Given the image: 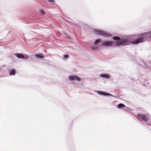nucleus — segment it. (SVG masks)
<instances>
[{
    "mask_svg": "<svg viewBox=\"0 0 151 151\" xmlns=\"http://www.w3.org/2000/svg\"><path fill=\"white\" fill-rule=\"evenodd\" d=\"M93 32L96 35H99L105 37H109L111 36V35L110 33L104 31L95 30H94Z\"/></svg>",
    "mask_w": 151,
    "mask_h": 151,
    "instance_id": "2",
    "label": "nucleus"
},
{
    "mask_svg": "<svg viewBox=\"0 0 151 151\" xmlns=\"http://www.w3.org/2000/svg\"><path fill=\"white\" fill-rule=\"evenodd\" d=\"M102 41H101L100 40L98 39L96 40L94 42V44L95 45H97L99 43H102Z\"/></svg>",
    "mask_w": 151,
    "mask_h": 151,
    "instance_id": "11",
    "label": "nucleus"
},
{
    "mask_svg": "<svg viewBox=\"0 0 151 151\" xmlns=\"http://www.w3.org/2000/svg\"><path fill=\"white\" fill-rule=\"evenodd\" d=\"M44 12H45L43 10H41L40 11V13L42 14H44Z\"/></svg>",
    "mask_w": 151,
    "mask_h": 151,
    "instance_id": "16",
    "label": "nucleus"
},
{
    "mask_svg": "<svg viewBox=\"0 0 151 151\" xmlns=\"http://www.w3.org/2000/svg\"><path fill=\"white\" fill-rule=\"evenodd\" d=\"M69 79L71 81H81V79L79 77L74 76H70L69 77Z\"/></svg>",
    "mask_w": 151,
    "mask_h": 151,
    "instance_id": "5",
    "label": "nucleus"
},
{
    "mask_svg": "<svg viewBox=\"0 0 151 151\" xmlns=\"http://www.w3.org/2000/svg\"><path fill=\"white\" fill-rule=\"evenodd\" d=\"M137 118L140 121L147 122L149 119V116L145 114H138Z\"/></svg>",
    "mask_w": 151,
    "mask_h": 151,
    "instance_id": "3",
    "label": "nucleus"
},
{
    "mask_svg": "<svg viewBox=\"0 0 151 151\" xmlns=\"http://www.w3.org/2000/svg\"><path fill=\"white\" fill-rule=\"evenodd\" d=\"M95 92L97 93L98 94H100V95H104L105 96H113L111 94H110L108 93H107L105 92H104L103 91H97V90H96L95 91Z\"/></svg>",
    "mask_w": 151,
    "mask_h": 151,
    "instance_id": "6",
    "label": "nucleus"
},
{
    "mask_svg": "<svg viewBox=\"0 0 151 151\" xmlns=\"http://www.w3.org/2000/svg\"><path fill=\"white\" fill-rule=\"evenodd\" d=\"M29 56L27 55H26L25 56H24V58L26 59H27L28 58Z\"/></svg>",
    "mask_w": 151,
    "mask_h": 151,
    "instance_id": "17",
    "label": "nucleus"
},
{
    "mask_svg": "<svg viewBox=\"0 0 151 151\" xmlns=\"http://www.w3.org/2000/svg\"><path fill=\"white\" fill-rule=\"evenodd\" d=\"M63 58L64 59L68 58H69V56L68 55H65L63 56Z\"/></svg>",
    "mask_w": 151,
    "mask_h": 151,
    "instance_id": "14",
    "label": "nucleus"
},
{
    "mask_svg": "<svg viewBox=\"0 0 151 151\" xmlns=\"http://www.w3.org/2000/svg\"><path fill=\"white\" fill-rule=\"evenodd\" d=\"M112 39L114 40H120V38L119 37H117V36H115V37H114L113 38H112Z\"/></svg>",
    "mask_w": 151,
    "mask_h": 151,
    "instance_id": "13",
    "label": "nucleus"
},
{
    "mask_svg": "<svg viewBox=\"0 0 151 151\" xmlns=\"http://www.w3.org/2000/svg\"><path fill=\"white\" fill-rule=\"evenodd\" d=\"M15 74V71L14 70H12L10 71L9 75L10 76L14 75Z\"/></svg>",
    "mask_w": 151,
    "mask_h": 151,
    "instance_id": "12",
    "label": "nucleus"
},
{
    "mask_svg": "<svg viewBox=\"0 0 151 151\" xmlns=\"http://www.w3.org/2000/svg\"><path fill=\"white\" fill-rule=\"evenodd\" d=\"M125 107V105L122 104H120L117 106V108L119 109H122V107Z\"/></svg>",
    "mask_w": 151,
    "mask_h": 151,
    "instance_id": "10",
    "label": "nucleus"
},
{
    "mask_svg": "<svg viewBox=\"0 0 151 151\" xmlns=\"http://www.w3.org/2000/svg\"><path fill=\"white\" fill-rule=\"evenodd\" d=\"M100 76L102 78H104L108 79L110 78V76L106 74H104L101 75H100Z\"/></svg>",
    "mask_w": 151,
    "mask_h": 151,
    "instance_id": "9",
    "label": "nucleus"
},
{
    "mask_svg": "<svg viewBox=\"0 0 151 151\" xmlns=\"http://www.w3.org/2000/svg\"><path fill=\"white\" fill-rule=\"evenodd\" d=\"M35 56L36 57V58L38 59H41L43 58L44 57V55L42 53H41L40 55L36 54L35 55Z\"/></svg>",
    "mask_w": 151,
    "mask_h": 151,
    "instance_id": "8",
    "label": "nucleus"
},
{
    "mask_svg": "<svg viewBox=\"0 0 151 151\" xmlns=\"http://www.w3.org/2000/svg\"><path fill=\"white\" fill-rule=\"evenodd\" d=\"M15 56L17 57L19 59H23L24 58V56L21 54H19L18 53H16L14 54Z\"/></svg>",
    "mask_w": 151,
    "mask_h": 151,
    "instance_id": "7",
    "label": "nucleus"
},
{
    "mask_svg": "<svg viewBox=\"0 0 151 151\" xmlns=\"http://www.w3.org/2000/svg\"><path fill=\"white\" fill-rule=\"evenodd\" d=\"M48 2L51 3L52 4H53L54 3V1L53 0H47Z\"/></svg>",
    "mask_w": 151,
    "mask_h": 151,
    "instance_id": "15",
    "label": "nucleus"
},
{
    "mask_svg": "<svg viewBox=\"0 0 151 151\" xmlns=\"http://www.w3.org/2000/svg\"><path fill=\"white\" fill-rule=\"evenodd\" d=\"M115 42L110 41H102V45L103 46L106 47H111L115 44Z\"/></svg>",
    "mask_w": 151,
    "mask_h": 151,
    "instance_id": "4",
    "label": "nucleus"
},
{
    "mask_svg": "<svg viewBox=\"0 0 151 151\" xmlns=\"http://www.w3.org/2000/svg\"><path fill=\"white\" fill-rule=\"evenodd\" d=\"M141 36V38L138 39L135 35L133 36L131 38L129 37L122 38L120 39V40L115 42V45L118 46L121 45H128L129 43L136 44L143 42L149 39H151V30L147 32L142 34Z\"/></svg>",
    "mask_w": 151,
    "mask_h": 151,
    "instance_id": "1",
    "label": "nucleus"
}]
</instances>
